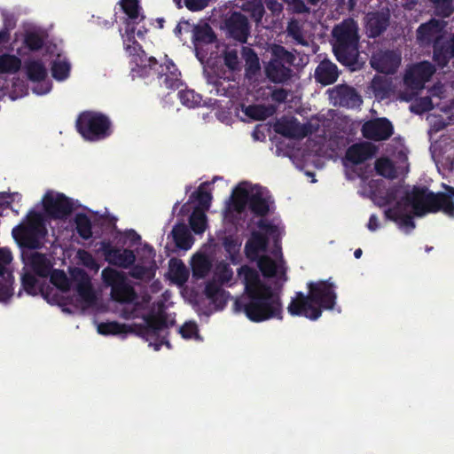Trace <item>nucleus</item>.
Here are the masks:
<instances>
[{
  "instance_id": "nucleus-34",
  "label": "nucleus",
  "mask_w": 454,
  "mask_h": 454,
  "mask_svg": "<svg viewBox=\"0 0 454 454\" xmlns=\"http://www.w3.org/2000/svg\"><path fill=\"white\" fill-rule=\"evenodd\" d=\"M26 74L31 82L43 81L47 76V69L41 60H27L25 62Z\"/></svg>"
},
{
  "instance_id": "nucleus-44",
  "label": "nucleus",
  "mask_w": 454,
  "mask_h": 454,
  "mask_svg": "<svg viewBox=\"0 0 454 454\" xmlns=\"http://www.w3.org/2000/svg\"><path fill=\"white\" fill-rule=\"evenodd\" d=\"M272 59L278 60L280 63L291 67L294 65L296 58L288 51L284 46L276 45L272 50Z\"/></svg>"
},
{
  "instance_id": "nucleus-62",
  "label": "nucleus",
  "mask_w": 454,
  "mask_h": 454,
  "mask_svg": "<svg viewBox=\"0 0 454 454\" xmlns=\"http://www.w3.org/2000/svg\"><path fill=\"white\" fill-rule=\"evenodd\" d=\"M288 95L289 90L283 88H278L271 91L270 98L272 101L281 104L286 101Z\"/></svg>"
},
{
  "instance_id": "nucleus-26",
  "label": "nucleus",
  "mask_w": 454,
  "mask_h": 454,
  "mask_svg": "<svg viewBox=\"0 0 454 454\" xmlns=\"http://www.w3.org/2000/svg\"><path fill=\"white\" fill-rule=\"evenodd\" d=\"M247 207L254 215L265 219L270 211V197L265 196L261 188L251 191Z\"/></svg>"
},
{
  "instance_id": "nucleus-30",
  "label": "nucleus",
  "mask_w": 454,
  "mask_h": 454,
  "mask_svg": "<svg viewBox=\"0 0 454 454\" xmlns=\"http://www.w3.org/2000/svg\"><path fill=\"white\" fill-rule=\"evenodd\" d=\"M257 227L265 231L268 234L269 239H271L273 241L274 250L273 254L278 255L279 254L282 256L281 253V231L278 225L274 224L270 221L267 219H260L256 223Z\"/></svg>"
},
{
  "instance_id": "nucleus-61",
  "label": "nucleus",
  "mask_w": 454,
  "mask_h": 454,
  "mask_svg": "<svg viewBox=\"0 0 454 454\" xmlns=\"http://www.w3.org/2000/svg\"><path fill=\"white\" fill-rule=\"evenodd\" d=\"M184 4L189 11L199 12L208 5V0H184Z\"/></svg>"
},
{
  "instance_id": "nucleus-22",
  "label": "nucleus",
  "mask_w": 454,
  "mask_h": 454,
  "mask_svg": "<svg viewBox=\"0 0 454 454\" xmlns=\"http://www.w3.org/2000/svg\"><path fill=\"white\" fill-rule=\"evenodd\" d=\"M452 58H454V46L451 42L443 38H436L433 43L434 65L439 68H444Z\"/></svg>"
},
{
  "instance_id": "nucleus-4",
  "label": "nucleus",
  "mask_w": 454,
  "mask_h": 454,
  "mask_svg": "<svg viewBox=\"0 0 454 454\" xmlns=\"http://www.w3.org/2000/svg\"><path fill=\"white\" fill-rule=\"evenodd\" d=\"M403 200L410 205L416 216L421 217L427 213L442 211L450 216H454V201L444 193H434L427 186H413Z\"/></svg>"
},
{
  "instance_id": "nucleus-5",
  "label": "nucleus",
  "mask_w": 454,
  "mask_h": 454,
  "mask_svg": "<svg viewBox=\"0 0 454 454\" xmlns=\"http://www.w3.org/2000/svg\"><path fill=\"white\" fill-rule=\"evenodd\" d=\"M333 50L337 60L345 66L356 64L358 57V25L352 18L343 20L334 26Z\"/></svg>"
},
{
  "instance_id": "nucleus-27",
  "label": "nucleus",
  "mask_w": 454,
  "mask_h": 454,
  "mask_svg": "<svg viewBox=\"0 0 454 454\" xmlns=\"http://www.w3.org/2000/svg\"><path fill=\"white\" fill-rule=\"evenodd\" d=\"M265 73L269 80L275 83H283L292 76L291 67L273 59L266 66Z\"/></svg>"
},
{
  "instance_id": "nucleus-29",
  "label": "nucleus",
  "mask_w": 454,
  "mask_h": 454,
  "mask_svg": "<svg viewBox=\"0 0 454 454\" xmlns=\"http://www.w3.org/2000/svg\"><path fill=\"white\" fill-rule=\"evenodd\" d=\"M171 236L176 247L182 250H188L193 244V238L184 223H176L173 226Z\"/></svg>"
},
{
  "instance_id": "nucleus-36",
  "label": "nucleus",
  "mask_w": 454,
  "mask_h": 454,
  "mask_svg": "<svg viewBox=\"0 0 454 454\" xmlns=\"http://www.w3.org/2000/svg\"><path fill=\"white\" fill-rule=\"evenodd\" d=\"M5 266L0 262V302L7 301L13 294V278L11 273L5 277Z\"/></svg>"
},
{
  "instance_id": "nucleus-14",
  "label": "nucleus",
  "mask_w": 454,
  "mask_h": 454,
  "mask_svg": "<svg viewBox=\"0 0 454 454\" xmlns=\"http://www.w3.org/2000/svg\"><path fill=\"white\" fill-rule=\"evenodd\" d=\"M401 55L395 51H379L372 54L370 64L379 73L393 74L401 64Z\"/></svg>"
},
{
  "instance_id": "nucleus-28",
  "label": "nucleus",
  "mask_w": 454,
  "mask_h": 454,
  "mask_svg": "<svg viewBox=\"0 0 454 454\" xmlns=\"http://www.w3.org/2000/svg\"><path fill=\"white\" fill-rule=\"evenodd\" d=\"M250 194L251 191L239 184L232 192L228 205V211H233L239 215L243 214L247 207H248Z\"/></svg>"
},
{
  "instance_id": "nucleus-59",
  "label": "nucleus",
  "mask_w": 454,
  "mask_h": 454,
  "mask_svg": "<svg viewBox=\"0 0 454 454\" xmlns=\"http://www.w3.org/2000/svg\"><path fill=\"white\" fill-rule=\"evenodd\" d=\"M198 333V328L194 323H185L179 328V333L184 339H191Z\"/></svg>"
},
{
  "instance_id": "nucleus-9",
  "label": "nucleus",
  "mask_w": 454,
  "mask_h": 454,
  "mask_svg": "<svg viewBox=\"0 0 454 454\" xmlns=\"http://www.w3.org/2000/svg\"><path fill=\"white\" fill-rule=\"evenodd\" d=\"M46 232L42 215L31 210L27 224L15 227L12 230V236L20 247L37 249L41 246V239L45 236Z\"/></svg>"
},
{
  "instance_id": "nucleus-6",
  "label": "nucleus",
  "mask_w": 454,
  "mask_h": 454,
  "mask_svg": "<svg viewBox=\"0 0 454 454\" xmlns=\"http://www.w3.org/2000/svg\"><path fill=\"white\" fill-rule=\"evenodd\" d=\"M75 129L82 137L89 142L105 140L114 133L110 117L102 112L93 110H85L78 114Z\"/></svg>"
},
{
  "instance_id": "nucleus-25",
  "label": "nucleus",
  "mask_w": 454,
  "mask_h": 454,
  "mask_svg": "<svg viewBox=\"0 0 454 454\" xmlns=\"http://www.w3.org/2000/svg\"><path fill=\"white\" fill-rule=\"evenodd\" d=\"M274 129L278 134L287 138H303L308 135L304 125L300 124L296 119L283 120L276 122Z\"/></svg>"
},
{
  "instance_id": "nucleus-53",
  "label": "nucleus",
  "mask_w": 454,
  "mask_h": 454,
  "mask_svg": "<svg viewBox=\"0 0 454 454\" xmlns=\"http://www.w3.org/2000/svg\"><path fill=\"white\" fill-rule=\"evenodd\" d=\"M286 31L288 35L293 37L295 41H297L301 44H306L302 35L301 27L297 20L293 19L288 22Z\"/></svg>"
},
{
  "instance_id": "nucleus-54",
  "label": "nucleus",
  "mask_w": 454,
  "mask_h": 454,
  "mask_svg": "<svg viewBox=\"0 0 454 454\" xmlns=\"http://www.w3.org/2000/svg\"><path fill=\"white\" fill-rule=\"evenodd\" d=\"M434 108V105L432 102L431 98L429 97H422L414 102L413 105H411V109L412 112L416 114H422L425 112L431 111Z\"/></svg>"
},
{
  "instance_id": "nucleus-52",
  "label": "nucleus",
  "mask_w": 454,
  "mask_h": 454,
  "mask_svg": "<svg viewBox=\"0 0 454 454\" xmlns=\"http://www.w3.org/2000/svg\"><path fill=\"white\" fill-rule=\"evenodd\" d=\"M222 244L224 250L230 254L231 259L239 252V247L241 246L238 238H235L232 235L225 236L223 239Z\"/></svg>"
},
{
  "instance_id": "nucleus-49",
  "label": "nucleus",
  "mask_w": 454,
  "mask_h": 454,
  "mask_svg": "<svg viewBox=\"0 0 454 454\" xmlns=\"http://www.w3.org/2000/svg\"><path fill=\"white\" fill-rule=\"evenodd\" d=\"M206 184H201L198 190L194 192L191 196L192 198H195V200L199 202V205L201 207L200 209L203 211L209 208L212 200L211 193L203 190V186Z\"/></svg>"
},
{
  "instance_id": "nucleus-1",
  "label": "nucleus",
  "mask_w": 454,
  "mask_h": 454,
  "mask_svg": "<svg viewBox=\"0 0 454 454\" xmlns=\"http://www.w3.org/2000/svg\"><path fill=\"white\" fill-rule=\"evenodd\" d=\"M245 286V296L235 305L255 323L283 318L281 291L263 282L258 271L247 265L238 271Z\"/></svg>"
},
{
  "instance_id": "nucleus-48",
  "label": "nucleus",
  "mask_w": 454,
  "mask_h": 454,
  "mask_svg": "<svg viewBox=\"0 0 454 454\" xmlns=\"http://www.w3.org/2000/svg\"><path fill=\"white\" fill-rule=\"evenodd\" d=\"M70 65L67 61L54 60L51 65V74L54 79L63 81L69 75Z\"/></svg>"
},
{
  "instance_id": "nucleus-42",
  "label": "nucleus",
  "mask_w": 454,
  "mask_h": 454,
  "mask_svg": "<svg viewBox=\"0 0 454 454\" xmlns=\"http://www.w3.org/2000/svg\"><path fill=\"white\" fill-rule=\"evenodd\" d=\"M49 276L51 283L58 289L62 292H67L70 290V280L64 270L57 269L52 270Z\"/></svg>"
},
{
  "instance_id": "nucleus-18",
  "label": "nucleus",
  "mask_w": 454,
  "mask_h": 454,
  "mask_svg": "<svg viewBox=\"0 0 454 454\" xmlns=\"http://www.w3.org/2000/svg\"><path fill=\"white\" fill-rule=\"evenodd\" d=\"M443 27L442 21L434 18L430 19L427 22L420 24L416 31V38L419 44L426 47L433 45L436 38H443L442 35Z\"/></svg>"
},
{
  "instance_id": "nucleus-46",
  "label": "nucleus",
  "mask_w": 454,
  "mask_h": 454,
  "mask_svg": "<svg viewBox=\"0 0 454 454\" xmlns=\"http://www.w3.org/2000/svg\"><path fill=\"white\" fill-rule=\"evenodd\" d=\"M129 275L138 280L150 281L154 277V271L152 268L137 263L130 267Z\"/></svg>"
},
{
  "instance_id": "nucleus-16",
  "label": "nucleus",
  "mask_w": 454,
  "mask_h": 454,
  "mask_svg": "<svg viewBox=\"0 0 454 454\" xmlns=\"http://www.w3.org/2000/svg\"><path fill=\"white\" fill-rule=\"evenodd\" d=\"M377 153V148L370 142L355 143L348 147L344 156V164L356 166L372 159Z\"/></svg>"
},
{
  "instance_id": "nucleus-37",
  "label": "nucleus",
  "mask_w": 454,
  "mask_h": 454,
  "mask_svg": "<svg viewBox=\"0 0 454 454\" xmlns=\"http://www.w3.org/2000/svg\"><path fill=\"white\" fill-rule=\"evenodd\" d=\"M74 223L75 230L82 239L88 240L92 237V223L86 214H77L74 217Z\"/></svg>"
},
{
  "instance_id": "nucleus-11",
  "label": "nucleus",
  "mask_w": 454,
  "mask_h": 454,
  "mask_svg": "<svg viewBox=\"0 0 454 454\" xmlns=\"http://www.w3.org/2000/svg\"><path fill=\"white\" fill-rule=\"evenodd\" d=\"M45 213L53 219H64L74 210L72 200L63 193L47 192L43 198Z\"/></svg>"
},
{
  "instance_id": "nucleus-50",
  "label": "nucleus",
  "mask_w": 454,
  "mask_h": 454,
  "mask_svg": "<svg viewBox=\"0 0 454 454\" xmlns=\"http://www.w3.org/2000/svg\"><path fill=\"white\" fill-rule=\"evenodd\" d=\"M24 44L30 51H36L43 48L44 40L43 37L36 32H27L24 37Z\"/></svg>"
},
{
  "instance_id": "nucleus-35",
  "label": "nucleus",
  "mask_w": 454,
  "mask_h": 454,
  "mask_svg": "<svg viewBox=\"0 0 454 454\" xmlns=\"http://www.w3.org/2000/svg\"><path fill=\"white\" fill-rule=\"evenodd\" d=\"M374 168L376 173L385 178L394 180L397 177V170L395 165L387 157H380L377 159Z\"/></svg>"
},
{
  "instance_id": "nucleus-41",
  "label": "nucleus",
  "mask_w": 454,
  "mask_h": 454,
  "mask_svg": "<svg viewBox=\"0 0 454 454\" xmlns=\"http://www.w3.org/2000/svg\"><path fill=\"white\" fill-rule=\"evenodd\" d=\"M273 108L268 107L263 105H251L248 106L246 110L245 114L251 119L256 120V121H264L268 117L273 114Z\"/></svg>"
},
{
  "instance_id": "nucleus-23",
  "label": "nucleus",
  "mask_w": 454,
  "mask_h": 454,
  "mask_svg": "<svg viewBox=\"0 0 454 454\" xmlns=\"http://www.w3.org/2000/svg\"><path fill=\"white\" fill-rule=\"evenodd\" d=\"M72 278L76 284L75 290L81 299L86 302L94 301L96 296L88 273L82 269H75L72 272Z\"/></svg>"
},
{
  "instance_id": "nucleus-31",
  "label": "nucleus",
  "mask_w": 454,
  "mask_h": 454,
  "mask_svg": "<svg viewBox=\"0 0 454 454\" xmlns=\"http://www.w3.org/2000/svg\"><path fill=\"white\" fill-rule=\"evenodd\" d=\"M192 41L196 46L209 44L216 41V35L213 28L207 23H204L196 25L192 28Z\"/></svg>"
},
{
  "instance_id": "nucleus-2",
  "label": "nucleus",
  "mask_w": 454,
  "mask_h": 454,
  "mask_svg": "<svg viewBox=\"0 0 454 454\" xmlns=\"http://www.w3.org/2000/svg\"><path fill=\"white\" fill-rule=\"evenodd\" d=\"M308 294L296 292L295 296L287 306L291 316L304 317L310 320H317L322 315L323 309H333L336 304L337 294L335 285L327 280L309 282Z\"/></svg>"
},
{
  "instance_id": "nucleus-55",
  "label": "nucleus",
  "mask_w": 454,
  "mask_h": 454,
  "mask_svg": "<svg viewBox=\"0 0 454 454\" xmlns=\"http://www.w3.org/2000/svg\"><path fill=\"white\" fill-rule=\"evenodd\" d=\"M405 214V209L400 201L395 202L392 207L384 210V216L387 220L397 222Z\"/></svg>"
},
{
  "instance_id": "nucleus-39",
  "label": "nucleus",
  "mask_w": 454,
  "mask_h": 454,
  "mask_svg": "<svg viewBox=\"0 0 454 454\" xmlns=\"http://www.w3.org/2000/svg\"><path fill=\"white\" fill-rule=\"evenodd\" d=\"M190 227L196 234H201L207 228V215L200 207H195L189 217Z\"/></svg>"
},
{
  "instance_id": "nucleus-12",
  "label": "nucleus",
  "mask_w": 454,
  "mask_h": 454,
  "mask_svg": "<svg viewBox=\"0 0 454 454\" xmlns=\"http://www.w3.org/2000/svg\"><path fill=\"white\" fill-rule=\"evenodd\" d=\"M436 72L435 66L427 60L411 67L403 77L404 84L412 90H421Z\"/></svg>"
},
{
  "instance_id": "nucleus-13",
  "label": "nucleus",
  "mask_w": 454,
  "mask_h": 454,
  "mask_svg": "<svg viewBox=\"0 0 454 454\" xmlns=\"http://www.w3.org/2000/svg\"><path fill=\"white\" fill-rule=\"evenodd\" d=\"M361 132L366 139L376 142L385 141L393 135L394 126L387 118H375L365 121Z\"/></svg>"
},
{
  "instance_id": "nucleus-51",
  "label": "nucleus",
  "mask_w": 454,
  "mask_h": 454,
  "mask_svg": "<svg viewBox=\"0 0 454 454\" xmlns=\"http://www.w3.org/2000/svg\"><path fill=\"white\" fill-rule=\"evenodd\" d=\"M174 280L178 284H184L188 280L189 271L183 262L179 261L171 266Z\"/></svg>"
},
{
  "instance_id": "nucleus-43",
  "label": "nucleus",
  "mask_w": 454,
  "mask_h": 454,
  "mask_svg": "<svg viewBox=\"0 0 454 454\" xmlns=\"http://www.w3.org/2000/svg\"><path fill=\"white\" fill-rule=\"evenodd\" d=\"M21 285L28 294L36 295L38 293H43V289L39 286L37 278L30 272H26L22 275Z\"/></svg>"
},
{
  "instance_id": "nucleus-17",
  "label": "nucleus",
  "mask_w": 454,
  "mask_h": 454,
  "mask_svg": "<svg viewBox=\"0 0 454 454\" xmlns=\"http://www.w3.org/2000/svg\"><path fill=\"white\" fill-rule=\"evenodd\" d=\"M102 250L109 264L129 269L135 263L136 255L130 249L125 248L121 250L113 247L109 242H104L102 244Z\"/></svg>"
},
{
  "instance_id": "nucleus-64",
  "label": "nucleus",
  "mask_w": 454,
  "mask_h": 454,
  "mask_svg": "<svg viewBox=\"0 0 454 454\" xmlns=\"http://www.w3.org/2000/svg\"><path fill=\"white\" fill-rule=\"evenodd\" d=\"M400 228H408L409 230H412L415 228V222L411 215L408 214H404L401 218L395 222Z\"/></svg>"
},
{
  "instance_id": "nucleus-7",
  "label": "nucleus",
  "mask_w": 454,
  "mask_h": 454,
  "mask_svg": "<svg viewBox=\"0 0 454 454\" xmlns=\"http://www.w3.org/2000/svg\"><path fill=\"white\" fill-rule=\"evenodd\" d=\"M138 68H141V74H147L153 70L158 74L159 83L166 89L176 90L182 84L181 73L171 59H166L164 64L158 66L154 57L147 58L145 52H138L133 56Z\"/></svg>"
},
{
  "instance_id": "nucleus-40",
  "label": "nucleus",
  "mask_w": 454,
  "mask_h": 454,
  "mask_svg": "<svg viewBox=\"0 0 454 454\" xmlns=\"http://www.w3.org/2000/svg\"><path fill=\"white\" fill-rule=\"evenodd\" d=\"M257 266L265 278H273L277 274L278 265L269 255H260L257 259Z\"/></svg>"
},
{
  "instance_id": "nucleus-32",
  "label": "nucleus",
  "mask_w": 454,
  "mask_h": 454,
  "mask_svg": "<svg viewBox=\"0 0 454 454\" xmlns=\"http://www.w3.org/2000/svg\"><path fill=\"white\" fill-rule=\"evenodd\" d=\"M191 266L195 278H204L212 269V262L206 254H198L192 257Z\"/></svg>"
},
{
  "instance_id": "nucleus-58",
  "label": "nucleus",
  "mask_w": 454,
  "mask_h": 454,
  "mask_svg": "<svg viewBox=\"0 0 454 454\" xmlns=\"http://www.w3.org/2000/svg\"><path fill=\"white\" fill-rule=\"evenodd\" d=\"M229 298L230 293L223 289L221 292L217 294V295H215L213 298H210L209 300L218 309H223L227 304Z\"/></svg>"
},
{
  "instance_id": "nucleus-21",
  "label": "nucleus",
  "mask_w": 454,
  "mask_h": 454,
  "mask_svg": "<svg viewBox=\"0 0 454 454\" xmlns=\"http://www.w3.org/2000/svg\"><path fill=\"white\" fill-rule=\"evenodd\" d=\"M389 26V14L382 12H369L365 17V30L370 38L381 35Z\"/></svg>"
},
{
  "instance_id": "nucleus-57",
  "label": "nucleus",
  "mask_w": 454,
  "mask_h": 454,
  "mask_svg": "<svg viewBox=\"0 0 454 454\" xmlns=\"http://www.w3.org/2000/svg\"><path fill=\"white\" fill-rule=\"evenodd\" d=\"M211 82L213 84V89L210 90V93H213L215 90V95L225 97H229L231 94L229 90H232L233 88L231 85H229V87H225L224 81H223L221 78H215Z\"/></svg>"
},
{
  "instance_id": "nucleus-38",
  "label": "nucleus",
  "mask_w": 454,
  "mask_h": 454,
  "mask_svg": "<svg viewBox=\"0 0 454 454\" xmlns=\"http://www.w3.org/2000/svg\"><path fill=\"white\" fill-rule=\"evenodd\" d=\"M21 60L15 55L4 53L0 56V74H14L20 69Z\"/></svg>"
},
{
  "instance_id": "nucleus-10",
  "label": "nucleus",
  "mask_w": 454,
  "mask_h": 454,
  "mask_svg": "<svg viewBox=\"0 0 454 454\" xmlns=\"http://www.w3.org/2000/svg\"><path fill=\"white\" fill-rule=\"evenodd\" d=\"M120 4L121 6L122 11L128 16L126 20L127 25V41L129 43H125V50L126 51L131 55L135 56L138 54V52H143L144 50L140 43L135 39V27L134 24L139 23V21L145 19L144 15H140V5L138 0H120Z\"/></svg>"
},
{
  "instance_id": "nucleus-20",
  "label": "nucleus",
  "mask_w": 454,
  "mask_h": 454,
  "mask_svg": "<svg viewBox=\"0 0 454 454\" xmlns=\"http://www.w3.org/2000/svg\"><path fill=\"white\" fill-rule=\"evenodd\" d=\"M269 237L265 231H253L250 238L245 244L246 256L251 261H255L261 253L268 250Z\"/></svg>"
},
{
  "instance_id": "nucleus-47",
  "label": "nucleus",
  "mask_w": 454,
  "mask_h": 454,
  "mask_svg": "<svg viewBox=\"0 0 454 454\" xmlns=\"http://www.w3.org/2000/svg\"><path fill=\"white\" fill-rule=\"evenodd\" d=\"M437 15L442 18L450 17L454 12V0H430Z\"/></svg>"
},
{
  "instance_id": "nucleus-33",
  "label": "nucleus",
  "mask_w": 454,
  "mask_h": 454,
  "mask_svg": "<svg viewBox=\"0 0 454 454\" xmlns=\"http://www.w3.org/2000/svg\"><path fill=\"white\" fill-rule=\"evenodd\" d=\"M30 265L35 272L39 277H48L52 270V265L45 254L35 252L30 258Z\"/></svg>"
},
{
  "instance_id": "nucleus-45",
  "label": "nucleus",
  "mask_w": 454,
  "mask_h": 454,
  "mask_svg": "<svg viewBox=\"0 0 454 454\" xmlns=\"http://www.w3.org/2000/svg\"><path fill=\"white\" fill-rule=\"evenodd\" d=\"M178 97L181 103L190 108L200 106L202 100L201 96L192 90H180Z\"/></svg>"
},
{
  "instance_id": "nucleus-19",
  "label": "nucleus",
  "mask_w": 454,
  "mask_h": 454,
  "mask_svg": "<svg viewBox=\"0 0 454 454\" xmlns=\"http://www.w3.org/2000/svg\"><path fill=\"white\" fill-rule=\"evenodd\" d=\"M226 27L230 36L245 43L247 41L250 26L247 18L239 12H233L226 20Z\"/></svg>"
},
{
  "instance_id": "nucleus-60",
  "label": "nucleus",
  "mask_w": 454,
  "mask_h": 454,
  "mask_svg": "<svg viewBox=\"0 0 454 454\" xmlns=\"http://www.w3.org/2000/svg\"><path fill=\"white\" fill-rule=\"evenodd\" d=\"M288 6L294 13L301 14L309 12V8L305 4L303 0H290Z\"/></svg>"
},
{
  "instance_id": "nucleus-15",
  "label": "nucleus",
  "mask_w": 454,
  "mask_h": 454,
  "mask_svg": "<svg viewBox=\"0 0 454 454\" xmlns=\"http://www.w3.org/2000/svg\"><path fill=\"white\" fill-rule=\"evenodd\" d=\"M329 93L333 104L341 107L355 108L363 102L356 90L347 84H339L329 90Z\"/></svg>"
},
{
  "instance_id": "nucleus-63",
  "label": "nucleus",
  "mask_w": 454,
  "mask_h": 454,
  "mask_svg": "<svg viewBox=\"0 0 454 454\" xmlns=\"http://www.w3.org/2000/svg\"><path fill=\"white\" fill-rule=\"evenodd\" d=\"M223 289V288H222V286L219 284H217L216 282L209 281L207 283V285L205 286L204 293H205V295L207 296V298L210 299V298H213L215 295H217V294L219 292H221Z\"/></svg>"
},
{
  "instance_id": "nucleus-3",
  "label": "nucleus",
  "mask_w": 454,
  "mask_h": 454,
  "mask_svg": "<svg viewBox=\"0 0 454 454\" xmlns=\"http://www.w3.org/2000/svg\"><path fill=\"white\" fill-rule=\"evenodd\" d=\"M145 324L126 325L117 321L103 322L98 325V332L101 335H118L121 333H135L147 341L155 340L154 348L159 350L162 345L170 348V343L160 338V333L168 328L166 314H150L144 317Z\"/></svg>"
},
{
  "instance_id": "nucleus-24",
  "label": "nucleus",
  "mask_w": 454,
  "mask_h": 454,
  "mask_svg": "<svg viewBox=\"0 0 454 454\" xmlns=\"http://www.w3.org/2000/svg\"><path fill=\"white\" fill-rule=\"evenodd\" d=\"M339 74L338 67L331 60L325 59L320 61L316 67L314 77L317 82L326 86L334 83Z\"/></svg>"
},
{
  "instance_id": "nucleus-8",
  "label": "nucleus",
  "mask_w": 454,
  "mask_h": 454,
  "mask_svg": "<svg viewBox=\"0 0 454 454\" xmlns=\"http://www.w3.org/2000/svg\"><path fill=\"white\" fill-rule=\"evenodd\" d=\"M102 280L111 287V298L121 304H130L137 299V294L124 272L106 267L101 273Z\"/></svg>"
},
{
  "instance_id": "nucleus-56",
  "label": "nucleus",
  "mask_w": 454,
  "mask_h": 454,
  "mask_svg": "<svg viewBox=\"0 0 454 454\" xmlns=\"http://www.w3.org/2000/svg\"><path fill=\"white\" fill-rule=\"evenodd\" d=\"M224 65L231 70H237L239 67V57L236 50L227 51L223 54Z\"/></svg>"
}]
</instances>
